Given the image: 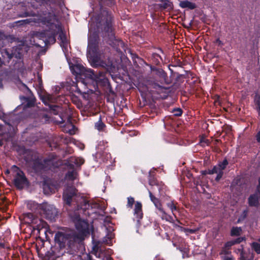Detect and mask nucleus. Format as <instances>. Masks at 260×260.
Masks as SVG:
<instances>
[{"label": "nucleus", "mask_w": 260, "mask_h": 260, "mask_svg": "<svg viewBox=\"0 0 260 260\" xmlns=\"http://www.w3.org/2000/svg\"><path fill=\"white\" fill-rule=\"evenodd\" d=\"M3 46L4 41L0 38V67L5 65L14 70L19 69L23 64L22 49L17 47L3 48Z\"/></svg>", "instance_id": "obj_4"}, {"label": "nucleus", "mask_w": 260, "mask_h": 260, "mask_svg": "<svg viewBox=\"0 0 260 260\" xmlns=\"http://www.w3.org/2000/svg\"><path fill=\"white\" fill-rule=\"evenodd\" d=\"M149 196L151 201L153 203L155 208L158 210V211H162V205L160 200L155 197L150 190L148 191Z\"/></svg>", "instance_id": "obj_20"}, {"label": "nucleus", "mask_w": 260, "mask_h": 260, "mask_svg": "<svg viewBox=\"0 0 260 260\" xmlns=\"http://www.w3.org/2000/svg\"><path fill=\"white\" fill-rule=\"evenodd\" d=\"M179 6L182 8H188L191 10H193L196 8V5L194 3L188 1H181Z\"/></svg>", "instance_id": "obj_21"}, {"label": "nucleus", "mask_w": 260, "mask_h": 260, "mask_svg": "<svg viewBox=\"0 0 260 260\" xmlns=\"http://www.w3.org/2000/svg\"><path fill=\"white\" fill-rule=\"evenodd\" d=\"M77 173L75 170L69 171L65 175V178L69 181L75 180L77 176Z\"/></svg>", "instance_id": "obj_23"}, {"label": "nucleus", "mask_w": 260, "mask_h": 260, "mask_svg": "<svg viewBox=\"0 0 260 260\" xmlns=\"http://www.w3.org/2000/svg\"><path fill=\"white\" fill-rule=\"evenodd\" d=\"M19 99L22 103L23 110L27 108L34 107L35 105L36 99L35 98H31L21 95L19 96Z\"/></svg>", "instance_id": "obj_16"}, {"label": "nucleus", "mask_w": 260, "mask_h": 260, "mask_svg": "<svg viewBox=\"0 0 260 260\" xmlns=\"http://www.w3.org/2000/svg\"><path fill=\"white\" fill-rule=\"evenodd\" d=\"M149 184L152 186L151 189L154 191V186H157V189L158 190L159 193L160 192L161 190L162 189V187L164 185L162 182H159L155 177L154 176H152L150 174L148 178Z\"/></svg>", "instance_id": "obj_19"}, {"label": "nucleus", "mask_w": 260, "mask_h": 260, "mask_svg": "<svg viewBox=\"0 0 260 260\" xmlns=\"http://www.w3.org/2000/svg\"><path fill=\"white\" fill-rule=\"evenodd\" d=\"M216 41L217 43H218L219 45H222V42L219 39H217Z\"/></svg>", "instance_id": "obj_50"}, {"label": "nucleus", "mask_w": 260, "mask_h": 260, "mask_svg": "<svg viewBox=\"0 0 260 260\" xmlns=\"http://www.w3.org/2000/svg\"><path fill=\"white\" fill-rule=\"evenodd\" d=\"M152 56L154 58H159L161 60H162V59L161 57L160 56V55L158 53H153L152 54Z\"/></svg>", "instance_id": "obj_44"}, {"label": "nucleus", "mask_w": 260, "mask_h": 260, "mask_svg": "<svg viewBox=\"0 0 260 260\" xmlns=\"http://www.w3.org/2000/svg\"><path fill=\"white\" fill-rule=\"evenodd\" d=\"M3 145V142L2 139H0V146H2Z\"/></svg>", "instance_id": "obj_53"}, {"label": "nucleus", "mask_w": 260, "mask_h": 260, "mask_svg": "<svg viewBox=\"0 0 260 260\" xmlns=\"http://www.w3.org/2000/svg\"><path fill=\"white\" fill-rule=\"evenodd\" d=\"M222 260H235V258L233 256H227V255H223L221 256Z\"/></svg>", "instance_id": "obj_41"}, {"label": "nucleus", "mask_w": 260, "mask_h": 260, "mask_svg": "<svg viewBox=\"0 0 260 260\" xmlns=\"http://www.w3.org/2000/svg\"><path fill=\"white\" fill-rule=\"evenodd\" d=\"M205 172H207V173H208V174H213V173H211L212 169H208V170H205Z\"/></svg>", "instance_id": "obj_47"}, {"label": "nucleus", "mask_w": 260, "mask_h": 260, "mask_svg": "<svg viewBox=\"0 0 260 260\" xmlns=\"http://www.w3.org/2000/svg\"><path fill=\"white\" fill-rule=\"evenodd\" d=\"M172 243L174 247H177V249H179L182 252L183 257H184L185 254H188L189 249L188 247H186L185 246L183 247L182 243H184V240L183 238L178 236H175L173 238Z\"/></svg>", "instance_id": "obj_13"}, {"label": "nucleus", "mask_w": 260, "mask_h": 260, "mask_svg": "<svg viewBox=\"0 0 260 260\" xmlns=\"http://www.w3.org/2000/svg\"><path fill=\"white\" fill-rule=\"evenodd\" d=\"M159 216L161 217L162 219L166 220V221H169L170 222H173V221H174L172 216L167 214L164 209H162V211H159Z\"/></svg>", "instance_id": "obj_24"}, {"label": "nucleus", "mask_w": 260, "mask_h": 260, "mask_svg": "<svg viewBox=\"0 0 260 260\" xmlns=\"http://www.w3.org/2000/svg\"><path fill=\"white\" fill-rule=\"evenodd\" d=\"M259 192V191H257L256 190L254 193L251 194L249 196L248 198V204L249 206L254 207H258L259 205V196L258 195Z\"/></svg>", "instance_id": "obj_17"}, {"label": "nucleus", "mask_w": 260, "mask_h": 260, "mask_svg": "<svg viewBox=\"0 0 260 260\" xmlns=\"http://www.w3.org/2000/svg\"><path fill=\"white\" fill-rule=\"evenodd\" d=\"M198 229H188L185 228H180V231L182 232H184L185 233H188L189 234H195L197 231H198Z\"/></svg>", "instance_id": "obj_32"}, {"label": "nucleus", "mask_w": 260, "mask_h": 260, "mask_svg": "<svg viewBox=\"0 0 260 260\" xmlns=\"http://www.w3.org/2000/svg\"><path fill=\"white\" fill-rule=\"evenodd\" d=\"M69 215L75 224L76 230L82 236L89 234V224L88 222L80 217L78 211L69 212Z\"/></svg>", "instance_id": "obj_8"}, {"label": "nucleus", "mask_w": 260, "mask_h": 260, "mask_svg": "<svg viewBox=\"0 0 260 260\" xmlns=\"http://www.w3.org/2000/svg\"><path fill=\"white\" fill-rule=\"evenodd\" d=\"M172 113L174 116L178 117L181 116L183 111L180 108H174L172 110Z\"/></svg>", "instance_id": "obj_34"}, {"label": "nucleus", "mask_w": 260, "mask_h": 260, "mask_svg": "<svg viewBox=\"0 0 260 260\" xmlns=\"http://www.w3.org/2000/svg\"><path fill=\"white\" fill-rule=\"evenodd\" d=\"M64 140H65V142L66 143H69V142H71V141L70 140H68V139L67 138H66Z\"/></svg>", "instance_id": "obj_54"}, {"label": "nucleus", "mask_w": 260, "mask_h": 260, "mask_svg": "<svg viewBox=\"0 0 260 260\" xmlns=\"http://www.w3.org/2000/svg\"><path fill=\"white\" fill-rule=\"evenodd\" d=\"M101 69H98L94 71L91 69L85 70V69L80 64L74 65L72 69V72L73 74L76 75H81L85 74L86 78H89L94 81L97 84L102 85H104L108 81L106 75L108 72H109V68H102Z\"/></svg>", "instance_id": "obj_6"}, {"label": "nucleus", "mask_w": 260, "mask_h": 260, "mask_svg": "<svg viewBox=\"0 0 260 260\" xmlns=\"http://www.w3.org/2000/svg\"><path fill=\"white\" fill-rule=\"evenodd\" d=\"M172 223H173V226L175 228H176L180 231V228H182V226L179 225V224H181V223L178 219H177L176 221L174 220L173 221V222H172Z\"/></svg>", "instance_id": "obj_39"}, {"label": "nucleus", "mask_w": 260, "mask_h": 260, "mask_svg": "<svg viewBox=\"0 0 260 260\" xmlns=\"http://www.w3.org/2000/svg\"><path fill=\"white\" fill-rule=\"evenodd\" d=\"M255 139L258 143H260V131H258L255 136Z\"/></svg>", "instance_id": "obj_42"}, {"label": "nucleus", "mask_w": 260, "mask_h": 260, "mask_svg": "<svg viewBox=\"0 0 260 260\" xmlns=\"http://www.w3.org/2000/svg\"><path fill=\"white\" fill-rule=\"evenodd\" d=\"M160 7L164 9L171 10L173 9V4L169 1L165 0L161 2L159 4Z\"/></svg>", "instance_id": "obj_25"}, {"label": "nucleus", "mask_w": 260, "mask_h": 260, "mask_svg": "<svg viewBox=\"0 0 260 260\" xmlns=\"http://www.w3.org/2000/svg\"><path fill=\"white\" fill-rule=\"evenodd\" d=\"M106 127L105 124L102 121L101 116L100 117V118L95 123V127L99 131H104V128Z\"/></svg>", "instance_id": "obj_27"}, {"label": "nucleus", "mask_w": 260, "mask_h": 260, "mask_svg": "<svg viewBox=\"0 0 260 260\" xmlns=\"http://www.w3.org/2000/svg\"><path fill=\"white\" fill-rule=\"evenodd\" d=\"M84 160L82 158H75L74 163L78 166H81L84 164Z\"/></svg>", "instance_id": "obj_40"}, {"label": "nucleus", "mask_w": 260, "mask_h": 260, "mask_svg": "<svg viewBox=\"0 0 260 260\" xmlns=\"http://www.w3.org/2000/svg\"><path fill=\"white\" fill-rule=\"evenodd\" d=\"M253 257H254V256H253V255H252L251 256V258H250L249 260H252V259H253Z\"/></svg>", "instance_id": "obj_60"}, {"label": "nucleus", "mask_w": 260, "mask_h": 260, "mask_svg": "<svg viewBox=\"0 0 260 260\" xmlns=\"http://www.w3.org/2000/svg\"><path fill=\"white\" fill-rule=\"evenodd\" d=\"M154 260H162L160 258H159V257H155V259Z\"/></svg>", "instance_id": "obj_57"}, {"label": "nucleus", "mask_w": 260, "mask_h": 260, "mask_svg": "<svg viewBox=\"0 0 260 260\" xmlns=\"http://www.w3.org/2000/svg\"><path fill=\"white\" fill-rule=\"evenodd\" d=\"M10 173V171L9 170H7L6 171H5V174H9Z\"/></svg>", "instance_id": "obj_55"}, {"label": "nucleus", "mask_w": 260, "mask_h": 260, "mask_svg": "<svg viewBox=\"0 0 260 260\" xmlns=\"http://www.w3.org/2000/svg\"><path fill=\"white\" fill-rule=\"evenodd\" d=\"M113 3V0H99L100 12L93 18L92 23L96 30L90 33L88 37L87 57L91 66L94 68L110 67L109 63L102 60L99 56L98 32H101L103 37L108 39L110 42V45L117 44L121 47L124 45L122 40L116 39L115 37L114 17L111 12L103 6V4L111 6Z\"/></svg>", "instance_id": "obj_1"}, {"label": "nucleus", "mask_w": 260, "mask_h": 260, "mask_svg": "<svg viewBox=\"0 0 260 260\" xmlns=\"http://www.w3.org/2000/svg\"><path fill=\"white\" fill-rule=\"evenodd\" d=\"M5 244L4 243L0 242V249L5 248Z\"/></svg>", "instance_id": "obj_48"}, {"label": "nucleus", "mask_w": 260, "mask_h": 260, "mask_svg": "<svg viewBox=\"0 0 260 260\" xmlns=\"http://www.w3.org/2000/svg\"><path fill=\"white\" fill-rule=\"evenodd\" d=\"M256 190L260 191V177L258 179V185L257 186Z\"/></svg>", "instance_id": "obj_45"}, {"label": "nucleus", "mask_w": 260, "mask_h": 260, "mask_svg": "<svg viewBox=\"0 0 260 260\" xmlns=\"http://www.w3.org/2000/svg\"><path fill=\"white\" fill-rule=\"evenodd\" d=\"M60 118L61 119L60 121H59V122L60 123H63L66 122L67 123L72 124V117L70 115H67L64 116L62 114L60 115Z\"/></svg>", "instance_id": "obj_30"}, {"label": "nucleus", "mask_w": 260, "mask_h": 260, "mask_svg": "<svg viewBox=\"0 0 260 260\" xmlns=\"http://www.w3.org/2000/svg\"><path fill=\"white\" fill-rule=\"evenodd\" d=\"M202 174L203 175H206V174H208V173H207V172H205V171H204L203 172Z\"/></svg>", "instance_id": "obj_56"}, {"label": "nucleus", "mask_w": 260, "mask_h": 260, "mask_svg": "<svg viewBox=\"0 0 260 260\" xmlns=\"http://www.w3.org/2000/svg\"><path fill=\"white\" fill-rule=\"evenodd\" d=\"M55 3V0H32L30 3H28V8L26 7L23 10L24 11L21 15V17L45 16L48 14L47 17L42 18V21L49 26L48 29L38 32L37 36L42 39L47 46L54 44L56 42V37L59 34L58 39L63 44H67V37L66 34L62 31L61 26L52 22L55 15L49 12V9L52 11V5Z\"/></svg>", "instance_id": "obj_2"}, {"label": "nucleus", "mask_w": 260, "mask_h": 260, "mask_svg": "<svg viewBox=\"0 0 260 260\" xmlns=\"http://www.w3.org/2000/svg\"><path fill=\"white\" fill-rule=\"evenodd\" d=\"M42 209L45 215L46 218L50 220L54 219L57 215V211L53 205L47 203L43 204Z\"/></svg>", "instance_id": "obj_12"}, {"label": "nucleus", "mask_w": 260, "mask_h": 260, "mask_svg": "<svg viewBox=\"0 0 260 260\" xmlns=\"http://www.w3.org/2000/svg\"><path fill=\"white\" fill-rule=\"evenodd\" d=\"M254 103L256 106V110L258 115L260 116V95L257 93H255L254 97Z\"/></svg>", "instance_id": "obj_28"}, {"label": "nucleus", "mask_w": 260, "mask_h": 260, "mask_svg": "<svg viewBox=\"0 0 260 260\" xmlns=\"http://www.w3.org/2000/svg\"><path fill=\"white\" fill-rule=\"evenodd\" d=\"M211 173L217 174L216 178H215V180L216 182H218L221 179L223 175V172H220L217 166H215L213 167V168L212 169Z\"/></svg>", "instance_id": "obj_22"}, {"label": "nucleus", "mask_w": 260, "mask_h": 260, "mask_svg": "<svg viewBox=\"0 0 260 260\" xmlns=\"http://www.w3.org/2000/svg\"><path fill=\"white\" fill-rule=\"evenodd\" d=\"M252 248L257 254H260V244L257 242H253L251 245Z\"/></svg>", "instance_id": "obj_33"}, {"label": "nucleus", "mask_w": 260, "mask_h": 260, "mask_svg": "<svg viewBox=\"0 0 260 260\" xmlns=\"http://www.w3.org/2000/svg\"><path fill=\"white\" fill-rule=\"evenodd\" d=\"M192 175L191 174H189L188 176V177L189 178L190 176H191Z\"/></svg>", "instance_id": "obj_62"}, {"label": "nucleus", "mask_w": 260, "mask_h": 260, "mask_svg": "<svg viewBox=\"0 0 260 260\" xmlns=\"http://www.w3.org/2000/svg\"><path fill=\"white\" fill-rule=\"evenodd\" d=\"M106 259H107V260H111L112 259L111 257H107L106 258Z\"/></svg>", "instance_id": "obj_58"}, {"label": "nucleus", "mask_w": 260, "mask_h": 260, "mask_svg": "<svg viewBox=\"0 0 260 260\" xmlns=\"http://www.w3.org/2000/svg\"><path fill=\"white\" fill-rule=\"evenodd\" d=\"M229 162L227 159L225 158L222 161L219 162L217 167L220 172H223V171L226 168Z\"/></svg>", "instance_id": "obj_29"}, {"label": "nucleus", "mask_w": 260, "mask_h": 260, "mask_svg": "<svg viewBox=\"0 0 260 260\" xmlns=\"http://www.w3.org/2000/svg\"><path fill=\"white\" fill-rule=\"evenodd\" d=\"M229 250L230 249L225 248L224 247H223L220 252L219 253V255H226L230 254L231 253V252Z\"/></svg>", "instance_id": "obj_36"}, {"label": "nucleus", "mask_w": 260, "mask_h": 260, "mask_svg": "<svg viewBox=\"0 0 260 260\" xmlns=\"http://www.w3.org/2000/svg\"><path fill=\"white\" fill-rule=\"evenodd\" d=\"M152 90L153 93H156L162 99H166L168 97L169 93V87H166L160 85L155 82H152L151 84Z\"/></svg>", "instance_id": "obj_11"}, {"label": "nucleus", "mask_w": 260, "mask_h": 260, "mask_svg": "<svg viewBox=\"0 0 260 260\" xmlns=\"http://www.w3.org/2000/svg\"><path fill=\"white\" fill-rule=\"evenodd\" d=\"M28 217L30 218V223L32 224V229L34 231L37 230L39 232L44 228L46 222L38 217H34L31 213L28 214Z\"/></svg>", "instance_id": "obj_14"}, {"label": "nucleus", "mask_w": 260, "mask_h": 260, "mask_svg": "<svg viewBox=\"0 0 260 260\" xmlns=\"http://www.w3.org/2000/svg\"><path fill=\"white\" fill-rule=\"evenodd\" d=\"M62 199L65 206L76 208L75 211L79 209H86L90 206L89 202L83 198L78 190L73 186H68L64 190Z\"/></svg>", "instance_id": "obj_5"}, {"label": "nucleus", "mask_w": 260, "mask_h": 260, "mask_svg": "<svg viewBox=\"0 0 260 260\" xmlns=\"http://www.w3.org/2000/svg\"><path fill=\"white\" fill-rule=\"evenodd\" d=\"M78 92H80V93H81V91H80V90H79L78 91Z\"/></svg>", "instance_id": "obj_63"}, {"label": "nucleus", "mask_w": 260, "mask_h": 260, "mask_svg": "<svg viewBox=\"0 0 260 260\" xmlns=\"http://www.w3.org/2000/svg\"><path fill=\"white\" fill-rule=\"evenodd\" d=\"M243 214L244 215L243 217L245 218L246 217V216H247V210H244L243 212Z\"/></svg>", "instance_id": "obj_49"}, {"label": "nucleus", "mask_w": 260, "mask_h": 260, "mask_svg": "<svg viewBox=\"0 0 260 260\" xmlns=\"http://www.w3.org/2000/svg\"><path fill=\"white\" fill-rule=\"evenodd\" d=\"M40 99L45 105L48 106V110L51 113L54 115L58 114L60 107L56 105L51 104L52 98L50 94L45 93L44 95H42L40 96Z\"/></svg>", "instance_id": "obj_10"}, {"label": "nucleus", "mask_w": 260, "mask_h": 260, "mask_svg": "<svg viewBox=\"0 0 260 260\" xmlns=\"http://www.w3.org/2000/svg\"><path fill=\"white\" fill-rule=\"evenodd\" d=\"M151 70L155 72V74L159 78V82L161 84H169L170 82L168 79L167 73L162 69L157 68L156 67H151Z\"/></svg>", "instance_id": "obj_15"}, {"label": "nucleus", "mask_w": 260, "mask_h": 260, "mask_svg": "<svg viewBox=\"0 0 260 260\" xmlns=\"http://www.w3.org/2000/svg\"><path fill=\"white\" fill-rule=\"evenodd\" d=\"M2 109V107L1 105H0V111H1Z\"/></svg>", "instance_id": "obj_61"}, {"label": "nucleus", "mask_w": 260, "mask_h": 260, "mask_svg": "<svg viewBox=\"0 0 260 260\" xmlns=\"http://www.w3.org/2000/svg\"><path fill=\"white\" fill-rule=\"evenodd\" d=\"M23 86L25 89H27V90L28 92H29L30 93H31V90H30L28 88V87H27L26 85H25V84H23Z\"/></svg>", "instance_id": "obj_46"}, {"label": "nucleus", "mask_w": 260, "mask_h": 260, "mask_svg": "<svg viewBox=\"0 0 260 260\" xmlns=\"http://www.w3.org/2000/svg\"><path fill=\"white\" fill-rule=\"evenodd\" d=\"M242 229L241 227L233 226L231 230L230 235L232 237L239 236L241 235Z\"/></svg>", "instance_id": "obj_26"}, {"label": "nucleus", "mask_w": 260, "mask_h": 260, "mask_svg": "<svg viewBox=\"0 0 260 260\" xmlns=\"http://www.w3.org/2000/svg\"><path fill=\"white\" fill-rule=\"evenodd\" d=\"M87 260H94L91 256L88 255Z\"/></svg>", "instance_id": "obj_52"}, {"label": "nucleus", "mask_w": 260, "mask_h": 260, "mask_svg": "<svg viewBox=\"0 0 260 260\" xmlns=\"http://www.w3.org/2000/svg\"><path fill=\"white\" fill-rule=\"evenodd\" d=\"M12 169L16 173L13 180L15 186L19 190L23 189L25 186H28L29 182L23 171L16 165L12 166Z\"/></svg>", "instance_id": "obj_9"}, {"label": "nucleus", "mask_w": 260, "mask_h": 260, "mask_svg": "<svg viewBox=\"0 0 260 260\" xmlns=\"http://www.w3.org/2000/svg\"><path fill=\"white\" fill-rule=\"evenodd\" d=\"M67 167L69 169H71L72 170H75V166L73 164L69 163L67 165Z\"/></svg>", "instance_id": "obj_43"}, {"label": "nucleus", "mask_w": 260, "mask_h": 260, "mask_svg": "<svg viewBox=\"0 0 260 260\" xmlns=\"http://www.w3.org/2000/svg\"><path fill=\"white\" fill-rule=\"evenodd\" d=\"M69 153H71L72 152H71L70 150H69Z\"/></svg>", "instance_id": "obj_64"}, {"label": "nucleus", "mask_w": 260, "mask_h": 260, "mask_svg": "<svg viewBox=\"0 0 260 260\" xmlns=\"http://www.w3.org/2000/svg\"><path fill=\"white\" fill-rule=\"evenodd\" d=\"M55 159V155L52 154L48 157L42 159L38 154L31 153L30 156L25 158V160L31 166V169L36 173H41L46 169H50L53 165Z\"/></svg>", "instance_id": "obj_7"}, {"label": "nucleus", "mask_w": 260, "mask_h": 260, "mask_svg": "<svg viewBox=\"0 0 260 260\" xmlns=\"http://www.w3.org/2000/svg\"><path fill=\"white\" fill-rule=\"evenodd\" d=\"M167 205L168 208H169L172 212H174V211L177 210V207L176 205L175 204L174 201H172L171 202L168 203L167 204Z\"/></svg>", "instance_id": "obj_35"}, {"label": "nucleus", "mask_w": 260, "mask_h": 260, "mask_svg": "<svg viewBox=\"0 0 260 260\" xmlns=\"http://www.w3.org/2000/svg\"><path fill=\"white\" fill-rule=\"evenodd\" d=\"M112 235H113L112 233H111L110 235H107L108 236V238L109 239H112L113 238Z\"/></svg>", "instance_id": "obj_51"}, {"label": "nucleus", "mask_w": 260, "mask_h": 260, "mask_svg": "<svg viewBox=\"0 0 260 260\" xmlns=\"http://www.w3.org/2000/svg\"><path fill=\"white\" fill-rule=\"evenodd\" d=\"M233 245H234V244L233 242V240H231L225 243L223 247L226 249H230L232 246H233Z\"/></svg>", "instance_id": "obj_38"}, {"label": "nucleus", "mask_w": 260, "mask_h": 260, "mask_svg": "<svg viewBox=\"0 0 260 260\" xmlns=\"http://www.w3.org/2000/svg\"><path fill=\"white\" fill-rule=\"evenodd\" d=\"M158 50H159V51H160V52H161V53H163V52H163V51H162V50L161 48H159V49H158Z\"/></svg>", "instance_id": "obj_59"}, {"label": "nucleus", "mask_w": 260, "mask_h": 260, "mask_svg": "<svg viewBox=\"0 0 260 260\" xmlns=\"http://www.w3.org/2000/svg\"><path fill=\"white\" fill-rule=\"evenodd\" d=\"M79 234H67L57 232L54 237L55 246L47 252L45 258L48 260H55L64 255V253L74 255L77 251L78 245L81 240Z\"/></svg>", "instance_id": "obj_3"}, {"label": "nucleus", "mask_w": 260, "mask_h": 260, "mask_svg": "<svg viewBox=\"0 0 260 260\" xmlns=\"http://www.w3.org/2000/svg\"><path fill=\"white\" fill-rule=\"evenodd\" d=\"M135 199L133 197H129L127 198V202L126 204V207L127 208L132 209L133 207V205L135 204Z\"/></svg>", "instance_id": "obj_31"}, {"label": "nucleus", "mask_w": 260, "mask_h": 260, "mask_svg": "<svg viewBox=\"0 0 260 260\" xmlns=\"http://www.w3.org/2000/svg\"><path fill=\"white\" fill-rule=\"evenodd\" d=\"M134 214L138 221L143 218L142 204L140 202H136L134 209Z\"/></svg>", "instance_id": "obj_18"}, {"label": "nucleus", "mask_w": 260, "mask_h": 260, "mask_svg": "<svg viewBox=\"0 0 260 260\" xmlns=\"http://www.w3.org/2000/svg\"><path fill=\"white\" fill-rule=\"evenodd\" d=\"M233 240V242L234 245H235V244H240L242 241L245 240V238L240 237H238V238H237L234 240Z\"/></svg>", "instance_id": "obj_37"}]
</instances>
